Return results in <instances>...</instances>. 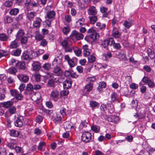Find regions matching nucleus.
<instances>
[{
	"label": "nucleus",
	"instance_id": "nucleus-1",
	"mask_svg": "<svg viewBox=\"0 0 155 155\" xmlns=\"http://www.w3.org/2000/svg\"><path fill=\"white\" fill-rule=\"evenodd\" d=\"M81 140L85 143H87L90 142L92 138L91 134L88 131L83 132L81 136Z\"/></svg>",
	"mask_w": 155,
	"mask_h": 155
},
{
	"label": "nucleus",
	"instance_id": "nucleus-49",
	"mask_svg": "<svg viewBox=\"0 0 155 155\" xmlns=\"http://www.w3.org/2000/svg\"><path fill=\"white\" fill-rule=\"evenodd\" d=\"M46 145V143L45 142H41L39 143V146H38V149L40 151H42L43 148L45 147Z\"/></svg>",
	"mask_w": 155,
	"mask_h": 155
},
{
	"label": "nucleus",
	"instance_id": "nucleus-4",
	"mask_svg": "<svg viewBox=\"0 0 155 155\" xmlns=\"http://www.w3.org/2000/svg\"><path fill=\"white\" fill-rule=\"evenodd\" d=\"M87 33L90 34L89 38L93 40H94L98 38L99 37V34L93 28H90L87 31Z\"/></svg>",
	"mask_w": 155,
	"mask_h": 155
},
{
	"label": "nucleus",
	"instance_id": "nucleus-62",
	"mask_svg": "<svg viewBox=\"0 0 155 155\" xmlns=\"http://www.w3.org/2000/svg\"><path fill=\"white\" fill-rule=\"evenodd\" d=\"M151 79L146 76H144L142 80V81L145 84H147Z\"/></svg>",
	"mask_w": 155,
	"mask_h": 155
},
{
	"label": "nucleus",
	"instance_id": "nucleus-7",
	"mask_svg": "<svg viewBox=\"0 0 155 155\" xmlns=\"http://www.w3.org/2000/svg\"><path fill=\"white\" fill-rule=\"evenodd\" d=\"M113 41V38H110L109 39L105 40L103 41L101 43V46L106 49H108V46L110 45Z\"/></svg>",
	"mask_w": 155,
	"mask_h": 155
},
{
	"label": "nucleus",
	"instance_id": "nucleus-64",
	"mask_svg": "<svg viewBox=\"0 0 155 155\" xmlns=\"http://www.w3.org/2000/svg\"><path fill=\"white\" fill-rule=\"evenodd\" d=\"M21 51L20 50L17 49L13 51L12 54L16 56H19L20 54Z\"/></svg>",
	"mask_w": 155,
	"mask_h": 155
},
{
	"label": "nucleus",
	"instance_id": "nucleus-33",
	"mask_svg": "<svg viewBox=\"0 0 155 155\" xmlns=\"http://www.w3.org/2000/svg\"><path fill=\"white\" fill-rule=\"evenodd\" d=\"M18 63L19 61L14 59H11L9 62V64L10 65L14 66L17 68L18 67Z\"/></svg>",
	"mask_w": 155,
	"mask_h": 155
},
{
	"label": "nucleus",
	"instance_id": "nucleus-54",
	"mask_svg": "<svg viewBox=\"0 0 155 155\" xmlns=\"http://www.w3.org/2000/svg\"><path fill=\"white\" fill-rule=\"evenodd\" d=\"M8 110L11 114H14L16 113V108L15 107L12 106Z\"/></svg>",
	"mask_w": 155,
	"mask_h": 155
},
{
	"label": "nucleus",
	"instance_id": "nucleus-40",
	"mask_svg": "<svg viewBox=\"0 0 155 155\" xmlns=\"http://www.w3.org/2000/svg\"><path fill=\"white\" fill-rule=\"evenodd\" d=\"M85 19L83 18L80 19L77 21V25L78 26H81L84 24Z\"/></svg>",
	"mask_w": 155,
	"mask_h": 155
},
{
	"label": "nucleus",
	"instance_id": "nucleus-25",
	"mask_svg": "<svg viewBox=\"0 0 155 155\" xmlns=\"http://www.w3.org/2000/svg\"><path fill=\"white\" fill-rule=\"evenodd\" d=\"M93 87V83H89L85 86L84 87V91H86V93H88L92 89Z\"/></svg>",
	"mask_w": 155,
	"mask_h": 155
},
{
	"label": "nucleus",
	"instance_id": "nucleus-29",
	"mask_svg": "<svg viewBox=\"0 0 155 155\" xmlns=\"http://www.w3.org/2000/svg\"><path fill=\"white\" fill-rule=\"evenodd\" d=\"M76 59L72 58L68 61V63L71 68L74 67L76 65Z\"/></svg>",
	"mask_w": 155,
	"mask_h": 155
},
{
	"label": "nucleus",
	"instance_id": "nucleus-61",
	"mask_svg": "<svg viewBox=\"0 0 155 155\" xmlns=\"http://www.w3.org/2000/svg\"><path fill=\"white\" fill-rule=\"evenodd\" d=\"M103 56L105 58V60L107 61L111 57L112 54L110 52H107V54H103Z\"/></svg>",
	"mask_w": 155,
	"mask_h": 155
},
{
	"label": "nucleus",
	"instance_id": "nucleus-43",
	"mask_svg": "<svg viewBox=\"0 0 155 155\" xmlns=\"http://www.w3.org/2000/svg\"><path fill=\"white\" fill-rule=\"evenodd\" d=\"M8 38V36L4 34H0V40L2 41H5L7 40Z\"/></svg>",
	"mask_w": 155,
	"mask_h": 155
},
{
	"label": "nucleus",
	"instance_id": "nucleus-37",
	"mask_svg": "<svg viewBox=\"0 0 155 155\" xmlns=\"http://www.w3.org/2000/svg\"><path fill=\"white\" fill-rule=\"evenodd\" d=\"M88 18L90 23L92 24H94L97 20V17L96 16H90Z\"/></svg>",
	"mask_w": 155,
	"mask_h": 155
},
{
	"label": "nucleus",
	"instance_id": "nucleus-59",
	"mask_svg": "<svg viewBox=\"0 0 155 155\" xmlns=\"http://www.w3.org/2000/svg\"><path fill=\"white\" fill-rule=\"evenodd\" d=\"M20 39L21 42L22 44H26L28 41V38L25 36L21 37Z\"/></svg>",
	"mask_w": 155,
	"mask_h": 155
},
{
	"label": "nucleus",
	"instance_id": "nucleus-53",
	"mask_svg": "<svg viewBox=\"0 0 155 155\" xmlns=\"http://www.w3.org/2000/svg\"><path fill=\"white\" fill-rule=\"evenodd\" d=\"M91 129L96 133H98L100 130V128L96 125H93L91 127Z\"/></svg>",
	"mask_w": 155,
	"mask_h": 155
},
{
	"label": "nucleus",
	"instance_id": "nucleus-42",
	"mask_svg": "<svg viewBox=\"0 0 155 155\" xmlns=\"http://www.w3.org/2000/svg\"><path fill=\"white\" fill-rule=\"evenodd\" d=\"M17 71V70L15 68H10L7 70L8 73L13 74H15Z\"/></svg>",
	"mask_w": 155,
	"mask_h": 155
},
{
	"label": "nucleus",
	"instance_id": "nucleus-16",
	"mask_svg": "<svg viewBox=\"0 0 155 155\" xmlns=\"http://www.w3.org/2000/svg\"><path fill=\"white\" fill-rule=\"evenodd\" d=\"M112 32L113 36L115 38H119L121 35V33L116 27H114Z\"/></svg>",
	"mask_w": 155,
	"mask_h": 155
},
{
	"label": "nucleus",
	"instance_id": "nucleus-12",
	"mask_svg": "<svg viewBox=\"0 0 155 155\" xmlns=\"http://www.w3.org/2000/svg\"><path fill=\"white\" fill-rule=\"evenodd\" d=\"M125 51L124 50H121L118 53L117 55L118 58L120 60L126 61L127 60V58L126 57Z\"/></svg>",
	"mask_w": 155,
	"mask_h": 155
},
{
	"label": "nucleus",
	"instance_id": "nucleus-60",
	"mask_svg": "<svg viewBox=\"0 0 155 155\" xmlns=\"http://www.w3.org/2000/svg\"><path fill=\"white\" fill-rule=\"evenodd\" d=\"M48 86L50 87H54V81L53 80L51 79L49 80L48 82Z\"/></svg>",
	"mask_w": 155,
	"mask_h": 155
},
{
	"label": "nucleus",
	"instance_id": "nucleus-52",
	"mask_svg": "<svg viewBox=\"0 0 155 155\" xmlns=\"http://www.w3.org/2000/svg\"><path fill=\"white\" fill-rule=\"evenodd\" d=\"M12 21V19L8 16H6L4 18V21L5 23H10Z\"/></svg>",
	"mask_w": 155,
	"mask_h": 155
},
{
	"label": "nucleus",
	"instance_id": "nucleus-46",
	"mask_svg": "<svg viewBox=\"0 0 155 155\" xmlns=\"http://www.w3.org/2000/svg\"><path fill=\"white\" fill-rule=\"evenodd\" d=\"M70 124V123L68 121H66L64 123V127L65 130H69L71 128L72 126Z\"/></svg>",
	"mask_w": 155,
	"mask_h": 155
},
{
	"label": "nucleus",
	"instance_id": "nucleus-44",
	"mask_svg": "<svg viewBox=\"0 0 155 155\" xmlns=\"http://www.w3.org/2000/svg\"><path fill=\"white\" fill-rule=\"evenodd\" d=\"M26 89L27 91L31 92L34 90V86L31 83L28 84H27Z\"/></svg>",
	"mask_w": 155,
	"mask_h": 155
},
{
	"label": "nucleus",
	"instance_id": "nucleus-34",
	"mask_svg": "<svg viewBox=\"0 0 155 155\" xmlns=\"http://www.w3.org/2000/svg\"><path fill=\"white\" fill-rule=\"evenodd\" d=\"M90 105L92 109H94L99 105V103L96 101H92L90 102Z\"/></svg>",
	"mask_w": 155,
	"mask_h": 155
},
{
	"label": "nucleus",
	"instance_id": "nucleus-3",
	"mask_svg": "<svg viewBox=\"0 0 155 155\" xmlns=\"http://www.w3.org/2000/svg\"><path fill=\"white\" fill-rule=\"evenodd\" d=\"M35 53L31 51H25L24 52L21 57L22 59L25 60H29L34 57L33 55H35Z\"/></svg>",
	"mask_w": 155,
	"mask_h": 155
},
{
	"label": "nucleus",
	"instance_id": "nucleus-56",
	"mask_svg": "<svg viewBox=\"0 0 155 155\" xmlns=\"http://www.w3.org/2000/svg\"><path fill=\"white\" fill-rule=\"evenodd\" d=\"M13 5V2L9 0L6 1L4 3V5L6 7H10L12 6Z\"/></svg>",
	"mask_w": 155,
	"mask_h": 155
},
{
	"label": "nucleus",
	"instance_id": "nucleus-27",
	"mask_svg": "<svg viewBox=\"0 0 155 155\" xmlns=\"http://www.w3.org/2000/svg\"><path fill=\"white\" fill-rule=\"evenodd\" d=\"M73 50L75 54L77 56H80L81 53V50L77 47H75L73 48Z\"/></svg>",
	"mask_w": 155,
	"mask_h": 155
},
{
	"label": "nucleus",
	"instance_id": "nucleus-48",
	"mask_svg": "<svg viewBox=\"0 0 155 155\" xmlns=\"http://www.w3.org/2000/svg\"><path fill=\"white\" fill-rule=\"evenodd\" d=\"M95 77L94 76H93L87 78L86 80L89 83H92L93 82L95 81Z\"/></svg>",
	"mask_w": 155,
	"mask_h": 155
},
{
	"label": "nucleus",
	"instance_id": "nucleus-41",
	"mask_svg": "<svg viewBox=\"0 0 155 155\" xmlns=\"http://www.w3.org/2000/svg\"><path fill=\"white\" fill-rule=\"evenodd\" d=\"M62 30L63 34L65 35H67L70 32L71 29L69 27L66 26L63 27Z\"/></svg>",
	"mask_w": 155,
	"mask_h": 155
},
{
	"label": "nucleus",
	"instance_id": "nucleus-2",
	"mask_svg": "<svg viewBox=\"0 0 155 155\" xmlns=\"http://www.w3.org/2000/svg\"><path fill=\"white\" fill-rule=\"evenodd\" d=\"M70 37L73 40H79L83 39L84 35L77 31L74 30L72 32Z\"/></svg>",
	"mask_w": 155,
	"mask_h": 155
},
{
	"label": "nucleus",
	"instance_id": "nucleus-14",
	"mask_svg": "<svg viewBox=\"0 0 155 155\" xmlns=\"http://www.w3.org/2000/svg\"><path fill=\"white\" fill-rule=\"evenodd\" d=\"M32 70L34 71H38L41 68V64L38 61L33 62L31 65Z\"/></svg>",
	"mask_w": 155,
	"mask_h": 155
},
{
	"label": "nucleus",
	"instance_id": "nucleus-47",
	"mask_svg": "<svg viewBox=\"0 0 155 155\" xmlns=\"http://www.w3.org/2000/svg\"><path fill=\"white\" fill-rule=\"evenodd\" d=\"M10 134L11 136L15 137H17L19 135V132L14 130H10Z\"/></svg>",
	"mask_w": 155,
	"mask_h": 155
},
{
	"label": "nucleus",
	"instance_id": "nucleus-50",
	"mask_svg": "<svg viewBox=\"0 0 155 155\" xmlns=\"http://www.w3.org/2000/svg\"><path fill=\"white\" fill-rule=\"evenodd\" d=\"M73 48L68 45L64 48L63 49H64L65 52H71L73 50Z\"/></svg>",
	"mask_w": 155,
	"mask_h": 155
},
{
	"label": "nucleus",
	"instance_id": "nucleus-18",
	"mask_svg": "<svg viewBox=\"0 0 155 155\" xmlns=\"http://www.w3.org/2000/svg\"><path fill=\"white\" fill-rule=\"evenodd\" d=\"M41 21L42 20L40 18L37 17L33 21V27L36 28L40 27Z\"/></svg>",
	"mask_w": 155,
	"mask_h": 155
},
{
	"label": "nucleus",
	"instance_id": "nucleus-10",
	"mask_svg": "<svg viewBox=\"0 0 155 155\" xmlns=\"http://www.w3.org/2000/svg\"><path fill=\"white\" fill-rule=\"evenodd\" d=\"M83 55L84 57H88L91 54V50L88 48V46L85 45L83 46Z\"/></svg>",
	"mask_w": 155,
	"mask_h": 155
},
{
	"label": "nucleus",
	"instance_id": "nucleus-35",
	"mask_svg": "<svg viewBox=\"0 0 155 155\" xmlns=\"http://www.w3.org/2000/svg\"><path fill=\"white\" fill-rule=\"evenodd\" d=\"M62 62V60L61 58H59V57H58L54 59V61L53 62V63L54 64H57V66L61 64Z\"/></svg>",
	"mask_w": 155,
	"mask_h": 155
},
{
	"label": "nucleus",
	"instance_id": "nucleus-11",
	"mask_svg": "<svg viewBox=\"0 0 155 155\" xmlns=\"http://www.w3.org/2000/svg\"><path fill=\"white\" fill-rule=\"evenodd\" d=\"M120 118L119 117L116 115H111L108 118V121L117 124L119 122Z\"/></svg>",
	"mask_w": 155,
	"mask_h": 155
},
{
	"label": "nucleus",
	"instance_id": "nucleus-17",
	"mask_svg": "<svg viewBox=\"0 0 155 155\" xmlns=\"http://www.w3.org/2000/svg\"><path fill=\"white\" fill-rule=\"evenodd\" d=\"M100 11L101 13H103V17H107L110 11H107L108 9L107 8L102 6L100 7Z\"/></svg>",
	"mask_w": 155,
	"mask_h": 155
},
{
	"label": "nucleus",
	"instance_id": "nucleus-21",
	"mask_svg": "<svg viewBox=\"0 0 155 155\" xmlns=\"http://www.w3.org/2000/svg\"><path fill=\"white\" fill-rule=\"evenodd\" d=\"M19 79L25 83L27 82L29 80V77L27 75L19 74L17 76Z\"/></svg>",
	"mask_w": 155,
	"mask_h": 155
},
{
	"label": "nucleus",
	"instance_id": "nucleus-31",
	"mask_svg": "<svg viewBox=\"0 0 155 155\" xmlns=\"http://www.w3.org/2000/svg\"><path fill=\"white\" fill-rule=\"evenodd\" d=\"M118 97L117 94L114 92L112 93L111 95V102H114L118 100Z\"/></svg>",
	"mask_w": 155,
	"mask_h": 155
},
{
	"label": "nucleus",
	"instance_id": "nucleus-36",
	"mask_svg": "<svg viewBox=\"0 0 155 155\" xmlns=\"http://www.w3.org/2000/svg\"><path fill=\"white\" fill-rule=\"evenodd\" d=\"M69 40L68 38H65L61 41V45L63 48L69 45L68 43Z\"/></svg>",
	"mask_w": 155,
	"mask_h": 155
},
{
	"label": "nucleus",
	"instance_id": "nucleus-63",
	"mask_svg": "<svg viewBox=\"0 0 155 155\" xmlns=\"http://www.w3.org/2000/svg\"><path fill=\"white\" fill-rule=\"evenodd\" d=\"M87 124V122H86L85 120L82 121L80 125V128L82 129L83 127H86Z\"/></svg>",
	"mask_w": 155,
	"mask_h": 155
},
{
	"label": "nucleus",
	"instance_id": "nucleus-39",
	"mask_svg": "<svg viewBox=\"0 0 155 155\" xmlns=\"http://www.w3.org/2000/svg\"><path fill=\"white\" fill-rule=\"evenodd\" d=\"M18 46V42L16 40H15L11 43L9 47L10 48H15Z\"/></svg>",
	"mask_w": 155,
	"mask_h": 155
},
{
	"label": "nucleus",
	"instance_id": "nucleus-24",
	"mask_svg": "<svg viewBox=\"0 0 155 155\" xmlns=\"http://www.w3.org/2000/svg\"><path fill=\"white\" fill-rule=\"evenodd\" d=\"M36 14L35 12H28L27 17L29 20L31 21L36 16Z\"/></svg>",
	"mask_w": 155,
	"mask_h": 155
},
{
	"label": "nucleus",
	"instance_id": "nucleus-19",
	"mask_svg": "<svg viewBox=\"0 0 155 155\" xmlns=\"http://www.w3.org/2000/svg\"><path fill=\"white\" fill-rule=\"evenodd\" d=\"M63 84L64 88L68 89L71 87L72 82L70 79L66 80L63 83Z\"/></svg>",
	"mask_w": 155,
	"mask_h": 155
},
{
	"label": "nucleus",
	"instance_id": "nucleus-45",
	"mask_svg": "<svg viewBox=\"0 0 155 155\" xmlns=\"http://www.w3.org/2000/svg\"><path fill=\"white\" fill-rule=\"evenodd\" d=\"M113 41L114 42H113L110 46L112 45L113 48L116 49H120L121 47L120 44L118 43H115L114 40Z\"/></svg>",
	"mask_w": 155,
	"mask_h": 155
},
{
	"label": "nucleus",
	"instance_id": "nucleus-8",
	"mask_svg": "<svg viewBox=\"0 0 155 155\" xmlns=\"http://www.w3.org/2000/svg\"><path fill=\"white\" fill-rule=\"evenodd\" d=\"M50 96L53 101H57L59 99V92L56 90H53L51 92Z\"/></svg>",
	"mask_w": 155,
	"mask_h": 155
},
{
	"label": "nucleus",
	"instance_id": "nucleus-28",
	"mask_svg": "<svg viewBox=\"0 0 155 155\" xmlns=\"http://www.w3.org/2000/svg\"><path fill=\"white\" fill-rule=\"evenodd\" d=\"M19 9L18 8H14L11 9L9 12V14L11 15H16L19 12Z\"/></svg>",
	"mask_w": 155,
	"mask_h": 155
},
{
	"label": "nucleus",
	"instance_id": "nucleus-55",
	"mask_svg": "<svg viewBox=\"0 0 155 155\" xmlns=\"http://www.w3.org/2000/svg\"><path fill=\"white\" fill-rule=\"evenodd\" d=\"M88 61L90 63H92L95 61L96 58L94 54L91 55L88 58Z\"/></svg>",
	"mask_w": 155,
	"mask_h": 155
},
{
	"label": "nucleus",
	"instance_id": "nucleus-15",
	"mask_svg": "<svg viewBox=\"0 0 155 155\" xmlns=\"http://www.w3.org/2000/svg\"><path fill=\"white\" fill-rule=\"evenodd\" d=\"M53 72L56 76H61L62 73V71L60 68L57 66L54 68Z\"/></svg>",
	"mask_w": 155,
	"mask_h": 155
},
{
	"label": "nucleus",
	"instance_id": "nucleus-30",
	"mask_svg": "<svg viewBox=\"0 0 155 155\" xmlns=\"http://www.w3.org/2000/svg\"><path fill=\"white\" fill-rule=\"evenodd\" d=\"M2 104L4 107L8 108L11 107L13 104V102L12 101H8L2 103Z\"/></svg>",
	"mask_w": 155,
	"mask_h": 155
},
{
	"label": "nucleus",
	"instance_id": "nucleus-9",
	"mask_svg": "<svg viewBox=\"0 0 155 155\" xmlns=\"http://www.w3.org/2000/svg\"><path fill=\"white\" fill-rule=\"evenodd\" d=\"M23 117L22 116H19L14 122L15 126L17 127H21L23 125Z\"/></svg>",
	"mask_w": 155,
	"mask_h": 155
},
{
	"label": "nucleus",
	"instance_id": "nucleus-5",
	"mask_svg": "<svg viewBox=\"0 0 155 155\" xmlns=\"http://www.w3.org/2000/svg\"><path fill=\"white\" fill-rule=\"evenodd\" d=\"M100 109L103 111L107 109L110 110V112H112L114 110V106L111 104H107L106 105L102 104L100 106Z\"/></svg>",
	"mask_w": 155,
	"mask_h": 155
},
{
	"label": "nucleus",
	"instance_id": "nucleus-38",
	"mask_svg": "<svg viewBox=\"0 0 155 155\" xmlns=\"http://www.w3.org/2000/svg\"><path fill=\"white\" fill-rule=\"evenodd\" d=\"M97 28L100 30H104L105 29L106 25L104 24H101L100 22H97L96 24Z\"/></svg>",
	"mask_w": 155,
	"mask_h": 155
},
{
	"label": "nucleus",
	"instance_id": "nucleus-32",
	"mask_svg": "<svg viewBox=\"0 0 155 155\" xmlns=\"http://www.w3.org/2000/svg\"><path fill=\"white\" fill-rule=\"evenodd\" d=\"M132 23V20L130 21H125L123 24V25L125 28H129L131 26Z\"/></svg>",
	"mask_w": 155,
	"mask_h": 155
},
{
	"label": "nucleus",
	"instance_id": "nucleus-22",
	"mask_svg": "<svg viewBox=\"0 0 155 155\" xmlns=\"http://www.w3.org/2000/svg\"><path fill=\"white\" fill-rule=\"evenodd\" d=\"M55 15V12L53 11H51L47 12L46 17L48 19L53 20L54 19Z\"/></svg>",
	"mask_w": 155,
	"mask_h": 155
},
{
	"label": "nucleus",
	"instance_id": "nucleus-20",
	"mask_svg": "<svg viewBox=\"0 0 155 155\" xmlns=\"http://www.w3.org/2000/svg\"><path fill=\"white\" fill-rule=\"evenodd\" d=\"M25 34V32L23 30L19 29L16 35V39L18 40H20L21 37L24 36Z\"/></svg>",
	"mask_w": 155,
	"mask_h": 155
},
{
	"label": "nucleus",
	"instance_id": "nucleus-23",
	"mask_svg": "<svg viewBox=\"0 0 155 155\" xmlns=\"http://www.w3.org/2000/svg\"><path fill=\"white\" fill-rule=\"evenodd\" d=\"M52 118L54 122L56 123L61 120L62 117L61 116H58L57 114H54L52 117Z\"/></svg>",
	"mask_w": 155,
	"mask_h": 155
},
{
	"label": "nucleus",
	"instance_id": "nucleus-26",
	"mask_svg": "<svg viewBox=\"0 0 155 155\" xmlns=\"http://www.w3.org/2000/svg\"><path fill=\"white\" fill-rule=\"evenodd\" d=\"M147 52L148 56L151 59H153L155 58V53L151 49L148 48L147 49Z\"/></svg>",
	"mask_w": 155,
	"mask_h": 155
},
{
	"label": "nucleus",
	"instance_id": "nucleus-57",
	"mask_svg": "<svg viewBox=\"0 0 155 155\" xmlns=\"http://www.w3.org/2000/svg\"><path fill=\"white\" fill-rule=\"evenodd\" d=\"M35 39L38 41H40L42 40L43 38V37L41 35L37 33L35 36Z\"/></svg>",
	"mask_w": 155,
	"mask_h": 155
},
{
	"label": "nucleus",
	"instance_id": "nucleus-58",
	"mask_svg": "<svg viewBox=\"0 0 155 155\" xmlns=\"http://www.w3.org/2000/svg\"><path fill=\"white\" fill-rule=\"evenodd\" d=\"M15 150L17 153H23L24 151L22 148L20 147H15Z\"/></svg>",
	"mask_w": 155,
	"mask_h": 155
},
{
	"label": "nucleus",
	"instance_id": "nucleus-6",
	"mask_svg": "<svg viewBox=\"0 0 155 155\" xmlns=\"http://www.w3.org/2000/svg\"><path fill=\"white\" fill-rule=\"evenodd\" d=\"M10 93L12 96L15 97L18 100H21L23 99V95L21 93H19L18 91L16 90H10Z\"/></svg>",
	"mask_w": 155,
	"mask_h": 155
},
{
	"label": "nucleus",
	"instance_id": "nucleus-13",
	"mask_svg": "<svg viewBox=\"0 0 155 155\" xmlns=\"http://www.w3.org/2000/svg\"><path fill=\"white\" fill-rule=\"evenodd\" d=\"M87 12L89 15H95L97 14V11L95 7L91 6L88 9Z\"/></svg>",
	"mask_w": 155,
	"mask_h": 155
},
{
	"label": "nucleus",
	"instance_id": "nucleus-51",
	"mask_svg": "<svg viewBox=\"0 0 155 155\" xmlns=\"http://www.w3.org/2000/svg\"><path fill=\"white\" fill-rule=\"evenodd\" d=\"M51 65L49 63H46L44 64L42 68L45 70H48L51 68Z\"/></svg>",
	"mask_w": 155,
	"mask_h": 155
}]
</instances>
